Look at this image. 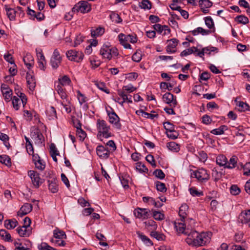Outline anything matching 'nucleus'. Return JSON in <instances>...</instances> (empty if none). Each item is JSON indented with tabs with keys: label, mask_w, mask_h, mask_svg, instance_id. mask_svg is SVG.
<instances>
[{
	"label": "nucleus",
	"mask_w": 250,
	"mask_h": 250,
	"mask_svg": "<svg viewBox=\"0 0 250 250\" xmlns=\"http://www.w3.org/2000/svg\"><path fill=\"white\" fill-rule=\"evenodd\" d=\"M98 130L97 137L102 141L103 138H108L113 135L110 131V127L107 125L106 122L103 120L98 119L96 123Z\"/></svg>",
	"instance_id": "1"
},
{
	"label": "nucleus",
	"mask_w": 250,
	"mask_h": 250,
	"mask_svg": "<svg viewBox=\"0 0 250 250\" xmlns=\"http://www.w3.org/2000/svg\"><path fill=\"white\" fill-rule=\"evenodd\" d=\"M210 239V235H196V238L193 235H188L186 241L189 245L199 247L208 244Z\"/></svg>",
	"instance_id": "2"
},
{
	"label": "nucleus",
	"mask_w": 250,
	"mask_h": 250,
	"mask_svg": "<svg viewBox=\"0 0 250 250\" xmlns=\"http://www.w3.org/2000/svg\"><path fill=\"white\" fill-rule=\"evenodd\" d=\"M100 53L104 58L108 60L116 57L119 55L118 49L116 47H111L109 43H105L103 45Z\"/></svg>",
	"instance_id": "3"
},
{
	"label": "nucleus",
	"mask_w": 250,
	"mask_h": 250,
	"mask_svg": "<svg viewBox=\"0 0 250 250\" xmlns=\"http://www.w3.org/2000/svg\"><path fill=\"white\" fill-rule=\"evenodd\" d=\"M91 9L90 4L86 1L82 0L75 5L72 9V12H81L82 13L89 12Z\"/></svg>",
	"instance_id": "4"
},
{
	"label": "nucleus",
	"mask_w": 250,
	"mask_h": 250,
	"mask_svg": "<svg viewBox=\"0 0 250 250\" xmlns=\"http://www.w3.org/2000/svg\"><path fill=\"white\" fill-rule=\"evenodd\" d=\"M66 55L68 59L71 61L79 62L83 58V54L82 52L77 51L75 50H70L66 52Z\"/></svg>",
	"instance_id": "5"
},
{
	"label": "nucleus",
	"mask_w": 250,
	"mask_h": 250,
	"mask_svg": "<svg viewBox=\"0 0 250 250\" xmlns=\"http://www.w3.org/2000/svg\"><path fill=\"white\" fill-rule=\"evenodd\" d=\"M192 176H194L198 181L201 182L206 181L209 178V175L207 171L204 168H200L198 170L193 171L191 173Z\"/></svg>",
	"instance_id": "6"
},
{
	"label": "nucleus",
	"mask_w": 250,
	"mask_h": 250,
	"mask_svg": "<svg viewBox=\"0 0 250 250\" xmlns=\"http://www.w3.org/2000/svg\"><path fill=\"white\" fill-rule=\"evenodd\" d=\"M31 219L26 217L23 220V225L21 227L17 229V231L19 234H25L26 233H29L31 229L30 224Z\"/></svg>",
	"instance_id": "7"
},
{
	"label": "nucleus",
	"mask_w": 250,
	"mask_h": 250,
	"mask_svg": "<svg viewBox=\"0 0 250 250\" xmlns=\"http://www.w3.org/2000/svg\"><path fill=\"white\" fill-rule=\"evenodd\" d=\"M62 62V58L59 51L56 49L50 59V64L53 69H57Z\"/></svg>",
	"instance_id": "8"
},
{
	"label": "nucleus",
	"mask_w": 250,
	"mask_h": 250,
	"mask_svg": "<svg viewBox=\"0 0 250 250\" xmlns=\"http://www.w3.org/2000/svg\"><path fill=\"white\" fill-rule=\"evenodd\" d=\"M163 100L171 107H175L177 104L176 97L169 92H167L163 95Z\"/></svg>",
	"instance_id": "9"
},
{
	"label": "nucleus",
	"mask_w": 250,
	"mask_h": 250,
	"mask_svg": "<svg viewBox=\"0 0 250 250\" xmlns=\"http://www.w3.org/2000/svg\"><path fill=\"white\" fill-rule=\"evenodd\" d=\"M150 211L148 209L137 208L134 210V215L137 218L146 219L150 216Z\"/></svg>",
	"instance_id": "10"
},
{
	"label": "nucleus",
	"mask_w": 250,
	"mask_h": 250,
	"mask_svg": "<svg viewBox=\"0 0 250 250\" xmlns=\"http://www.w3.org/2000/svg\"><path fill=\"white\" fill-rule=\"evenodd\" d=\"M28 174L30 177L33 185L36 188H39L42 183L40 181L41 178L39 173L34 170H29L28 172Z\"/></svg>",
	"instance_id": "11"
},
{
	"label": "nucleus",
	"mask_w": 250,
	"mask_h": 250,
	"mask_svg": "<svg viewBox=\"0 0 250 250\" xmlns=\"http://www.w3.org/2000/svg\"><path fill=\"white\" fill-rule=\"evenodd\" d=\"M238 220L250 227V209L242 211L239 215Z\"/></svg>",
	"instance_id": "12"
},
{
	"label": "nucleus",
	"mask_w": 250,
	"mask_h": 250,
	"mask_svg": "<svg viewBox=\"0 0 250 250\" xmlns=\"http://www.w3.org/2000/svg\"><path fill=\"white\" fill-rule=\"evenodd\" d=\"M109 122L114 125L115 127L119 129H121L122 125L120 123V118L114 111L108 113Z\"/></svg>",
	"instance_id": "13"
},
{
	"label": "nucleus",
	"mask_w": 250,
	"mask_h": 250,
	"mask_svg": "<svg viewBox=\"0 0 250 250\" xmlns=\"http://www.w3.org/2000/svg\"><path fill=\"white\" fill-rule=\"evenodd\" d=\"M96 152L98 156L101 159H106L109 157V150L103 146H97Z\"/></svg>",
	"instance_id": "14"
},
{
	"label": "nucleus",
	"mask_w": 250,
	"mask_h": 250,
	"mask_svg": "<svg viewBox=\"0 0 250 250\" xmlns=\"http://www.w3.org/2000/svg\"><path fill=\"white\" fill-rule=\"evenodd\" d=\"M66 238V235H53V237L50 239L52 243L57 246H64L65 242L64 239Z\"/></svg>",
	"instance_id": "15"
},
{
	"label": "nucleus",
	"mask_w": 250,
	"mask_h": 250,
	"mask_svg": "<svg viewBox=\"0 0 250 250\" xmlns=\"http://www.w3.org/2000/svg\"><path fill=\"white\" fill-rule=\"evenodd\" d=\"M179 41L178 40L173 38L170 40H168L167 41V43H168V45L167 46L166 50L167 53H175L176 52V50L174 48L177 46L178 43Z\"/></svg>",
	"instance_id": "16"
},
{
	"label": "nucleus",
	"mask_w": 250,
	"mask_h": 250,
	"mask_svg": "<svg viewBox=\"0 0 250 250\" xmlns=\"http://www.w3.org/2000/svg\"><path fill=\"white\" fill-rule=\"evenodd\" d=\"M32 205L31 204L25 203L20 208L18 212V215L22 217L30 212L32 210Z\"/></svg>",
	"instance_id": "17"
},
{
	"label": "nucleus",
	"mask_w": 250,
	"mask_h": 250,
	"mask_svg": "<svg viewBox=\"0 0 250 250\" xmlns=\"http://www.w3.org/2000/svg\"><path fill=\"white\" fill-rule=\"evenodd\" d=\"M26 79L29 88L31 90H33L36 86V82L34 76L32 75L31 72H27L26 74Z\"/></svg>",
	"instance_id": "18"
},
{
	"label": "nucleus",
	"mask_w": 250,
	"mask_h": 250,
	"mask_svg": "<svg viewBox=\"0 0 250 250\" xmlns=\"http://www.w3.org/2000/svg\"><path fill=\"white\" fill-rule=\"evenodd\" d=\"M216 164L220 167H223L227 168L228 161L227 157L224 155H219L217 156L216 159Z\"/></svg>",
	"instance_id": "19"
},
{
	"label": "nucleus",
	"mask_w": 250,
	"mask_h": 250,
	"mask_svg": "<svg viewBox=\"0 0 250 250\" xmlns=\"http://www.w3.org/2000/svg\"><path fill=\"white\" fill-rule=\"evenodd\" d=\"M217 50V48L215 47H207L203 48L201 51H199L197 56H199L201 58H203V56L205 54H210L211 52H214Z\"/></svg>",
	"instance_id": "20"
},
{
	"label": "nucleus",
	"mask_w": 250,
	"mask_h": 250,
	"mask_svg": "<svg viewBox=\"0 0 250 250\" xmlns=\"http://www.w3.org/2000/svg\"><path fill=\"white\" fill-rule=\"evenodd\" d=\"M153 28L154 31H157L159 33H162L163 31H164L163 35H166L167 33H170V29L168 28L167 26L161 25L160 24H155L153 25Z\"/></svg>",
	"instance_id": "21"
},
{
	"label": "nucleus",
	"mask_w": 250,
	"mask_h": 250,
	"mask_svg": "<svg viewBox=\"0 0 250 250\" xmlns=\"http://www.w3.org/2000/svg\"><path fill=\"white\" fill-rule=\"evenodd\" d=\"M23 61L25 65L29 69H30L34 64L33 57L29 53L26 54V56L24 57Z\"/></svg>",
	"instance_id": "22"
},
{
	"label": "nucleus",
	"mask_w": 250,
	"mask_h": 250,
	"mask_svg": "<svg viewBox=\"0 0 250 250\" xmlns=\"http://www.w3.org/2000/svg\"><path fill=\"white\" fill-rule=\"evenodd\" d=\"M56 180L53 179L52 180H48V189L49 190L53 193H56L58 191V186L56 183Z\"/></svg>",
	"instance_id": "23"
},
{
	"label": "nucleus",
	"mask_w": 250,
	"mask_h": 250,
	"mask_svg": "<svg viewBox=\"0 0 250 250\" xmlns=\"http://www.w3.org/2000/svg\"><path fill=\"white\" fill-rule=\"evenodd\" d=\"M188 206L186 204H183L179 208V215L182 222H183L187 217V214L186 211L188 210Z\"/></svg>",
	"instance_id": "24"
},
{
	"label": "nucleus",
	"mask_w": 250,
	"mask_h": 250,
	"mask_svg": "<svg viewBox=\"0 0 250 250\" xmlns=\"http://www.w3.org/2000/svg\"><path fill=\"white\" fill-rule=\"evenodd\" d=\"M198 52V49L196 47L191 48L183 50L180 54L181 57L187 56L191 54H194L196 56Z\"/></svg>",
	"instance_id": "25"
},
{
	"label": "nucleus",
	"mask_w": 250,
	"mask_h": 250,
	"mask_svg": "<svg viewBox=\"0 0 250 250\" xmlns=\"http://www.w3.org/2000/svg\"><path fill=\"white\" fill-rule=\"evenodd\" d=\"M117 93L120 96V97H121L123 99L122 101L119 102V104H120L121 105H123L124 104L125 102H127L128 103H132V100H131V98L128 97V96L125 95L124 93L123 92L121 91L120 89H118L117 90Z\"/></svg>",
	"instance_id": "26"
},
{
	"label": "nucleus",
	"mask_w": 250,
	"mask_h": 250,
	"mask_svg": "<svg viewBox=\"0 0 250 250\" xmlns=\"http://www.w3.org/2000/svg\"><path fill=\"white\" fill-rule=\"evenodd\" d=\"M18 222L15 219L6 220L4 221V226L7 229H13L18 225Z\"/></svg>",
	"instance_id": "27"
},
{
	"label": "nucleus",
	"mask_w": 250,
	"mask_h": 250,
	"mask_svg": "<svg viewBox=\"0 0 250 250\" xmlns=\"http://www.w3.org/2000/svg\"><path fill=\"white\" fill-rule=\"evenodd\" d=\"M228 127L227 125H222L219 128L212 130L210 133L215 135H222L223 134L224 131L228 130Z\"/></svg>",
	"instance_id": "28"
},
{
	"label": "nucleus",
	"mask_w": 250,
	"mask_h": 250,
	"mask_svg": "<svg viewBox=\"0 0 250 250\" xmlns=\"http://www.w3.org/2000/svg\"><path fill=\"white\" fill-rule=\"evenodd\" d=\"M238 158L235 156H232L228 161L227 168L232 169L237 166Z\"/></svg>",
	"instance_id": "29"
},
{
	"label": "nucleus",
	"mask_w": 250,
	"mask_h": 250,
	"mask_svg": "<svg viewBox=\"0 0 250 250\" xmlns=\"http://www.w3.org/2000/svg\"><path fill=\"white\" fill-rule=\"evenodd\" d=\"M46 114L48 116L49 120H54L57 118V114L55 108L53 106H50L46 110Z\"/></svg>",
	"instance_id": "30"
},
{
	"label": "nucleus",
	"mask_w": 250,
	"mask_h": 250,
	"mask_svg": "<svg viewBox=\"0 0 250 250\" xmlns=\"http://www.w3.org/2000/svg\"><path fill=\"white\" fill-rule=\"evenodd\" d=\"M0 162L2 164H4L8 167L11 166V158L7 155H0Z\"/></svg>",
	"instance_id": "31"
},
{
	"label": "nucleus",
	"mask_w": 250,
	"mask_h": 250,
	"mask_svg": "<svg viewBox=\"0 0 250 250\" xmlns=\"http://www.w3.org/2000/svg\"><path fill=\"white\" fill-rule=\"evenodd\" d=\"M167 146L170 150L177 152L180 150V146L174 142H170L167 144Z\"/></svg>",
	"instance_id": "32"
},
{
	"label": "nucleus",
	"mask_w": 250,
	"mask_h": 250,
	"mask_svg": "<svg viewBox=\"0 0 250 250\" xmlns=\"http://www.w3.org/2000/svg\"><path fill=\"white\" fill-rule=\"evenodd\" d=\"M5 10L6 14L10 21H13L15 19V16L16 12L12 8H8L7 5H5Z\"/></svg>",
	"instance_id": "33"
},
{
	"label": "nucleus",
	"mask_w": 250,
	"mask_h": 250,
	"mask_svg": "<svg viewBox=\"0 0 250 250\" xmlns=\"http://www.w3.org/2000/svg\"><path fill=\"white\" fill-rule=\"evenodd\" d=\"M56 90L62 100H64L67 99V96L64 89L62 88V86L60 84L57 85L56 86Z\"/></svg>",
	"instance_id": "34"
},
{
	"label": "nucleus",
	"mask_w": 250,
	"mask_h": 250,
	"mask_svg": "<svg viewBox=\"0 0 250 250\" xmlns=\"http://www.w3.org/2000/svg\"><path fill=\"white\" fill-rule=\"evenodd\" d=\"M139 7L144 10H149L151 8V3L149 0H142L139 3Z\"/></svg>",
	"instance_id": "35"
},
{
	"label": "nucleus",
	"mask_w": 250,
	"mask_h": 250,
	"mask_svg": "<svg viewBox=\"0 0 250 250\" xmlns=\"http://www.w3.org/2000/svg\"><path fill=\"white\" fill-rule=\"evenodd\" d=\"M175 228L179 233H184L185 230V225L183 222L174 223Z\"/></svg>",
	"instance_id": "36"
},
{
	"label": "nucleus",
	"mask_w": 250,
	"mask_h": 250,
	"mask_svg": "<svg viewBox=\"0 0 250 250\" xmlns=\"http://www.w3.org/2000/svg\"><path fill=\"white\" fill-rule=\"evenodd\" d=\"M33 133L34 134L33 136H35V139L36 143L42 144V140H43L42 134L39 131L38 129H36Z\"/></svg>",
	"instance_id": "37"
},
{
	"label": "nucleus",
	"mask_w": 250,
	"mask_h": 250,
	"mask_svg": "<svg viewBox=\"0 0 250 250\" xmlns=\"http://www.w3.org/2000/svg\"><path fill=\"white\" fill-rule=\"evenodd\" d=\"M136 88L134 87L132 84L125 85L123 87V89H120L121 91L123 92L124 94L127 95V93H130L135 91Z\"/></svg>",
	"instance_id": "38"
},
{
	"label": "nucleus",
	"mask_w": 250,
	"mask_h": 250,
	"mask_svg": "<svg viewBox=\"0 0 250 250\" xmlns=\"http://www.w3.org/2000/svg\"><path fill=\"white\" fill-rule=\"evenodd\" d=\"M104 32V29L102 27H98L96 29L92 30L91 32V36L93 37H96L102 35Z\"/></svg>",
	"instance_id": "39"
},
{
	"label": "nucleus",
	"mask_w": 250,
	"mask_h": 250,
	"mask_svg": "<svg viewBox=\"0 0 250 250\" xmlns=\"http://www.w3.org/2000/svg\"><path fill=\"white\" fill-rule=\"evenodd\" d=\"M199 4L201 8H208L212 5V3L209 0H200Z\"/></svg>",
	"instance_id": "40"
},
{
	"label": "nucleus",
	"mask_w": 250,
	"mask_h": 250,
	"mask_svg": "<svg viewBox=\"0 0 250 250\" xmlns=\"http://www.w3.org/2000/svg\"><path fill=\"white\" fill-rule=\"evenodd\" d=\"M235 20L239 23L246 24L249 23L248 18L244 15H239L236 17Z\"/></svg>",
	"instance_id": "41"
},
{
	"label": "nucleus",
	"mask_w": 250,
	"mask_h": 250,
	"mask_svg": "<svg viewBox=\"0 0 250 250\" xmlns=\"http://www.w3.org/2000/svg\"><path fill=\"white\" fill-rule=\"evenodd\" d=\"M98 240H99V244L103 247L108 246V241L104 235H95Z\"/></svg>",
	"instance_id": "42"
},
{
	"label": "nucleus",
	"mask_w": 250,
	"mask_h": 250,
	"mask_svg": "<svg viewBox=\"0 0 250 250\" xmlns=\"http://www.w3.org/2000/svg\"><path fill=\"white\" fill-rule=\"evenodd\" d=\"M59 83L61 86L68 85L71 83L70 78L66 76H63L62 78L59 79Z\"/></svg>",
	"instance_id": "43"
},
{
	"label": "nucleus",
	"mask_w": 250,
	"mask_h": 250,
	"mask_svg": "<svg viewBox=\"0 0 250 250\" xmlns=\"http://www.w3.org/2000/svg\"><path fill=\"white\" fill-rule=\"evenodd\" d=\"M205 22L207 26L211 29H213L214 30V22L212 19L210 17H207L205 18Z\"/></svg>",
	"instance_id": "44"
},
{
	"label": "nucleus",
	"mask_w": 250,
	"mask_h": 250,
	"mask_svg": "<svg viewBox=\"0 0 250 250\" xmlns=\"http://www.w3.org/2000/svg\"><path fill=\"white\" fill-rule=\"evenodd\" d=\"M155 185L157 190L161 191L162 192H166L167 188L164 183L160 181H157L155 182Z\"/></svg>",
	"instance_id": "45"
},
{
	"label": "nucleus",
	"mask_w": 250,
	"mask_h": 250,
	"mask_svg": "<svg viewBox=\"0 0 250 250\" xmlns=\"http://www.w3.org/2000/svg\"><path fill=\"white\" fill-rule=\"evenodd\" d=\"M190 194L194 197H200L203 195V191H198L195 187H191L189 188Z\"/></svg>",
	"instance_id": "46"
},
{
	"label": "nucleus",
	"mask_w": 250,
	"mask_h": 250,
	"mask_svg": "<svg viewBox=\"0 0 250 250\" xmlns=\"http://www.w3.org/2000/svg\"><path fill=\"white\" fill-rule=\"evenodd\" d=\"M2 93L5 100L7 102H9L12 99L11 96L13 92L12 90L11 89H9L6 91H3Z\"/></svg>",
	"instance_id": "47"
},
{
	"label": "nucleus",
	"mask_w": 250,
	"mask_h": 250,
	"mask_svg": "<svg viewBox=\"0 0 250 250\" xmlns=\"http://www.w3.org/2000/svg\"><path fill=\"white\" fill-rule=\"evenodd\" d=\"M70 104V102L68 99L63 100V101L61 102V104L63 106L65 111L68 113H70L71 111Z\"/></svg>",
	"instance_id": "48"
},
{
	"label": "nucleus",
	"mask_w": 250,
	"mask_h": 250,
	"mask_svg": "<svg viewBox=\"0 0 250 250\" xmlns=\"http://www.w3.org/2000/svg\"><path fill=\"white\" fill-rule=\"evenodd\" d=\"M34 165L36 168L41 171L44 170L45 167V163L42 159L35 162Z\"/></svg>",
	"instance_id": "49"
},
{
	"label": "nucleus",
	"mask_w": 250,
	"mask_h": 250,
	"mask_svg": "<svg viewBox=\"0 0 250 250\" xmlns=\"http://www.w3.org/2000/svg\"><path fill=\"white\" fill-rule=\"evenodd\" d=\"M110 19L116 23H121L122 21V20L120 16L114 12H112L110 15Z\"/></svg>",
	"instance_id": "50"
},
{
	"label": "nucleus",
	"mask_w": 250,
	"mask_h": 250,
	"mask_svg": "<svg viewBox=\"0 0 250 250\" xmlns=\"http://www.w3.org/2000/svg\"><path fill=\"white\" fill-rule=\"evenodd\" d=\"M136 168L141 172H146L148 171V169L146 166L141 162H137L136 164Z\"/></svg>",
	"instance_id": "51"
},
{
	"label": "nucleus",
	"mask_w": 250,
	"mask_h": 250,
	"mask_svg": "<svg viewBox=\"0 0 250 250\" xmlns=\"http://www.w3.org/2000/svg\"><path fill=\"white\" fill-rule=\"evenodd\" d=\"M153 217L156 220H162L165 218V215L163 213L158 211H153Z\"/></svg>",
	"instance_id": "52"
},
{
	"label": "nucleus",
	"mask_w": 250,
	"mask_h": 250,
	"mask_svg": "<svg viewBox=\"0 0 250 250\" xmlns=\"http://www.w3.org/2000/svg\"><path fill=\"white\" fill-rule=\"evenodd\" d=\"M174 84L171 83H167L166 82H161L160 87L161 89H167L169 91L171 90L172 88L174 86Z\"/></svg>",
	"instance_id": "53"
},
{
	"label": "nucleus",
	"mask_w": 250,
	"mask_h": 250,
	"mask_svg": "<svg viewBox=\"0 0 250 250\" xmlns=\"http://www.w3.org/2000/svg\"><path fill=\"white\" fill-rule=\"evenodd\" d=\"M166 134L168 138L172 140L177 139L179 136V133L175 130L170 131H166Z\"/></svg>",
	"instance_id": "54"
},
{
	"label": "nucleus",
	"mask_w": 250,
	"mask_h": 250,
	"mask_svg": "<svg viewBox=\"0 0 250 250\" xmlns=\"http://www.w3.org/2000/svg\"><path fill=\"white\" fill-rule=\"evenodd\" d=\"M153 175H154L157 178L161 180L163 179L165 177V174L162 170L160 169H157L153 172Z\"/></svg>",
	"instance_id": "55"
},
{
	"label": "nucleus",
	"mask_w": 250,
	"mask_h": 250,
	"mask_svg": "<svg viewBox=\"0 0 250 250\" xmlns=\"http://www.w3.org/2000/svg\"><path fill=\"white\" fill-rule=\"evenodd\" d=\"M77 93L78 99L80 104H82L83 103H85L87 101V98L79 90H78Z\"/></svg>",
	"instance_id": "56"
},
{
	"label": "nucleus",
	"mask_w": 250,
	"mask_h": 250,
	"mask_svg": "<svg viewBox=\"0 0 250 250\" xmlns=\"http://www.w3.org/2000/svg\"><path fill=\"white\" fill-rule=\"evenodd\" d=\"M95 84L97 85V87L102 91H104L107 94L109 93V91L106 88L105 84L104 83L96 82Z\"/></svg>",
	"instance_id": "57"
},
{
	"label": "nucleus",
	"mask_w": 250,
	"mask_h": 250,
	"mask_svg": "<svg viewBox=\"0 0 250 250\" xmlns=\"http://www.w3.org/2000/svg\"><path fill=\"white\" fill-rule=\"evenodd\" d=\"M230 192L231 194L236 195L240 192V189L237 185H233L230 188Z\"/></svg>",
	"instance_id": "58"
},
{
	"label": "nucleus",
	"mask_w": 250,
	"mask_h": 250,
	"mask_svg": "<svg viewBox=\"0 0 250 250\" xmlns=\"http://www.w3.org/2000/svg\"><path fill=\"white\" fill-rule=\"evenodd\" d=\"M237 105L241 108V109H239L241 111H244L246 110H249V105L246 103L243 102H239Z\"/></svg>",
	"instance_id": "59"
},
{
	"label": "nucleus",
	"mask_w": 250,
	"mask_h": 250,
	"mask_svg": "<svg viewBox=\"0 0 250 250\" xmlns=\"http://www.w3.org/2000/svg\"><path fill=\"white\" fill-rule=\"evenodd\" d=\"M140 239L146 245L152 246L153 243L151 241L147 238L146 235H139Z\"/></svg>",
	"instance_id": "60"
},
{
	"label": "nucleus",
	"mask_w": 250,
	"mask_h": 250,
	"mask_svg": "<svg viewBox=\"0 0 250 250\" xmlns=\"http://www.w3.org/2000/svg\"><path fill=\"white\" fill-rule=\"evenodd\" d=\"M51 247L49 246L46 243L42 242L38 246V248L39 250H52Z\"/></svg>",
	"instance_id": "61"
},
{
	"label": "nucleus",
	"mask_w": 250,
	"mask_h": 250,
	"mask_svg": "<svg viewBox=\"0 0 250 250\" xmlns=\"http://www.w3.org/2000/svg\"><path fill=\"white\" fill-rule=\"evenodd\" d=\"M164 127L167 131H170L174 130V125L169 122L164 123Z\"/></svg>",
	"instance_id": "62"
},
{
	"label": "nucleus",
	"mask_w": 250,
	"mask_h": 250,
	"mask_svg": "<svg viewBox=\"0 0 250 250\" xmlns=\"http://www.w3.org/2000/svg\"><path fill=\"white\" fill-rule=\"evenodd\" d=\"M12 104L14 108L16 110H18L19 108V104H20V100L19 98L14 96L12 99Z\"/></svg>",
	"instance_id": "63"
},
{
	"label": "nucleus",
	"mask_w": 250,
	"mask_h": 250,
	"mask_svg": "<svg viewBox=\"0 0 250 250\" xmlns=\"http://www.w3.org/2000/svg\"><path fill=\"white\" fill-rule=\"evenodd\" d=\"M244 175L249 176L250 175V162L246 163L244 167Z\"/></svg>",
	"instance_id": "64"
}]
</instances>
